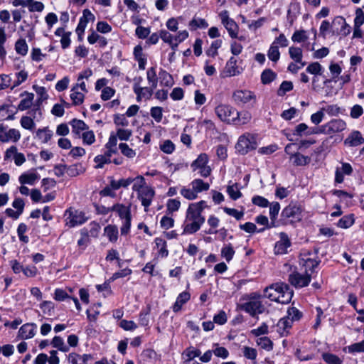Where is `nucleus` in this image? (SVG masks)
I'll list each match as a JSON object with an SVG mask.
<instances>
[{"label": "nucleus", "instance_id": "57", "mask_svg": "<svg viewBox=\"0 0 364 364\" xmlns=\"http://www.w3.org/2000/svg\"><path fill=\"white\" fill-rule=\"evenodd\" d=\"M51 343L54 348H57L63 352H67L69 350V348L65 344L63 339L60 336H55Z\"/></svg>", "mask_w": 364, "mask_h": 364}, {"label": "nucleus", "instance_id": "33", "mask_svg": "<svg viewBox=\"0 0 364 364\" xmlns=\"http://www.w3.org/2000/svg\"><path fill=\"white\" fill-rule=\"evenodd\" d=\"M104 234L109 242H115L118 239V228L114 225H108L104 229Z\"/></svg>", "mask_w": 364, "mask_h": 364}, {"label": "nucleus", "instance_id": "4", "mask_svg": "<svg viewBox=\"0 0 364 364\" xmlns=\"http://www.w3.org/2000/svg\"><path fill=\"white\" fill-rule=\"evenodd\" d=\"M112 210L116 212L119 218L122 220V225L120 228L122 235H127L130 230L132 213L131 205H126L122 203H116L112 205Z\"/></svg>", "mask_w": 364, "mask_h": 364}, {"label": "nucleus", "instance_id": "35", "mask_svg": "<svg viewBox=\"0 0 364 364\" xmlns=\"http://www.w3.org/2000/svg\"><path fill=\"white\" fill-rule=\"evenodd\" d=\"M227 193L230 198L234 200H237L242 197V195L240 191L238 184L237 183H231V181L227 187Z\"/></svg>", "mask_w": 364, "mask_h": 364}, {"label": "nucleus", "instance_id": "53", "mask_svg": "<svg viewBox=\"0 0 364 364\" xmlns=\"http://www.w3.org/2000/svg\"><path fill=\"white\" fill-rule=\"evenodd\" d=\"M323 360L328 364H342L343 361L336 355L324 353L322 354Z\"/></svg>", "mask_w": 364, "mask_h": 364}, {"label": "nucleus", "instance_id": "40", "mask_svg": "<svg viewBox=\"0 0 364 364\" xmlns=\"http://www.w3.org/2000/svg\"><path fill=\"white\" fill-rule=\"evenodd\" d=\"M133 180L132 178L129 177L127 178H122L118 181L112 180L110 182V186L113 190H117L120 188L121 187L127 188L128 187L131 183H132Z\"/></svg>", "mask_w": 364, "mask_h": 364}, {"label": "nucleus", "instance_id": "47", "mask_svg": "<svg viewBox=\"0 0 364 364\" xmlns=\"http://www.w3.org/2000/svg\"><path fill=\"white\" fill-rule=\"evenodd\" d=\"M256 343L260 348L264 350L267 351L272 350L273 343L268 337H259L257 339Z\"/></svg>", "mask_w": 364, "mask_h": 364}, {"label": "nucleus", "instance_id": "18", "mask_svg": "<svg viewBox=\"0 0 364 364\" xmlns=\"http://www.w3.org/2000/svg\"><path fill=\"white\" fill-rule=\"evenodd\" d=\"M364 143V138L359 131L352 132L344 141V144L348 146H357Z\"/></svg>", "mask_w": 364, "mask_h": 364}, {"label": "nucleus", "instance_id": "51", "mask_svg": "<svg viewBox=\"0 0 364 364\" xmlns=\"http://www.w3.org/2000/svg\"><path fill=\"white\" fill-rule=\"evenodd\" d=\"M309 38L307 32L305 30L296 31L291 36L294 42L301 43L305 42Z\"/></svg>", "mask_w": 364, "mask_h": 364}, {"label": "nucleus", "instance_id": "61", "mask_svg": "<svg viewBox=\"0 0 364 364\" xmlns=\"http://www.w3.org/2000/svg\"><path fill=\"white\" fill-rule=\"evenodd\" d=\"M21 125L23 128L28 130H33L35 127L33 119L28 116H23L20 120Z\"/></svg>", "mask_w": 364, "mask_h": 364}, {"label": "nucleus", "instance_id": "10", "mask_svg": "<svg viewBox=\"0 0 364 364\" xmlns=\"http://www.w3.org/2000/svg\"><path fill=\"white\" fill-rule=\"evenodd\" d=\"M346 129V123L341 119H333L321 127V132L331 135L341 132Z\"/></svg>", "mask_w": 364, "mask_h": 364}, {"label": "nucleus", "instance_id": "3", "mask_svg": "<svg viewBox=\"0 0 364 364\" xmlns=\"http://www.w3.org/2000/svg\"><path fill=\"white\" fill-rule=\"evenodd\" d=\"M318 262L313 259L308 258L304 260L303 265L305 267V272L300 273L294 272L289 274V282L296 288H302L309 285L311 282V274L307 271L309 269L311 272L317 267Z\"/></svg>", "mask_w": 364, "mask_h": 364}, {"label": "nucleus", "instance_id": "31", "mask_svg": "<svg viewBox=\"0 0 364 364\" xmlns=\"http://www.w3.org/2000/svg\"><path fill=\"white\" fill-rule=\"evenodd\" d=\"M53 133L48 127L38 129L36 131V137L41 142L46 144L52 138Z\"/></svg>", "mask_w": 364, "mask_h": 364}, {"label": "nucleus", "instance_id": "43", "mask_svg": "<svg viewBox=\"0 0 364 364\" xmlns=\"http://www.w3.org/2000/svg\"><path fill=\"white\" fill-rule=\"evenodd\" d=\"M28 74L24 70H22L16 73V80L11 83V90H14L15 87L19 86L21 83L25 82L28 78Z\"/></svg>", "mask_w": 364, "mask_h": 364}, {"label": "nucleus", "instance_id": "42", "mask_svg": "<svg viewBox=\"0 0 364 364\" xmlns=\"http://www.w3.org/2000/svg\"><path fill=\"white\" fill-rule=\"evenodd\" d=\"M189 27L191 30H196L198 28H205L208 26V22L204 18H193L189 22Z\"/></svg>", "mask_w": 364, "mask_h": 364}, {"label": "nucleus", "instance_id": "56", "mask_svg": "<svg viewBox=\"0 0 364 364\" xmlns=\"http://www.w3.org/2000/svg\"><path fill=\"white\" fill-rule=\"evenodd\" d=\"M235 255V250L231 244L224 246L221 250V255L227 262H230Z\"/></svg>", "mask_w": 364, "mask_h": 364}, {"label": "nucleus", "instance_id": "48", "mask_svg": "<svg viewBox=\"0 0 364 364\" xmlns=\"http://www.w3.org/2000/svg\"><path fill=\"white\" fill-rule=\"evenodd\" d=\"M146 77L151 87L156 88L157 87L158 78L155 68L151 67L149 69H148L146 72Z\"/></svg>", "mask_w": 364, "mask_h": 364}, {"label": "nucleus", "instance_id": "22", "mask_svg": "<svg viewBox=\"0 0 364 364\" xmlns=\"http://www.w3.org/2000/svg\"><path fill=\"white\" fill-rule=\"evenodd\" d=\"M20 97H23L18 105V109L23 111L30 108L33 104L34 95L26 91L22 92Z\"/></svg>", "mask_w": 364, "mask_h": 364}, {"label": "nucleus", "instance_id": "38", "mask_svg": "<svg viewBox=\"0 0 364 364\" xmlns=\"http://www.w3.org/2000/svg\"><path fill=\"white\" fill-rule=\"evenodd\" d=\"M134 184L132 186V190L137 193L141 191L144 190L145 188L149 187L146 185L145 178L142 176H137L135 178H132Z\"/></svg>", "mask_w": 364, "mask_h": 364}, {"label": "nucleus", "instance_id": "41", "mask_svg": "<svg viewBox=\"0 0 364 364\" xmlns=\"http://www.w3.org/2000/svg\"><path fill=\"white\" fill-rule=\"evenodd\" d=\"M15 50L18 55L22 56H24L27 54L28 46L25 39L20 38L16 41L15 43Z\"/></svg>", "mask_w": 364, "mask_h": 364}, {"label": "nucleus", "instance_id": "36", "mask_svg": "<svg viewBox=\"0 0 364 364\" xmlns=\"http://www.w3.org/2000/svg\"><path fill=\"white\" fill-rule=\"evenodd\" d=\"M154 242L158 248L159 255L161 257H166L168 255L166 242L161 237H156Z\"/></svg>", "mask_w": 364, "mask_h": 364}, {"label": "nucleus", "instance_id": "1", "mask_svg": "<svg viewBox=\"0 0 364 364\" xmlns=\"http://www.w3.org/2000/svg\"><path fill=\"white\" fill-rule=\"evenodd\" d=\"M207 207L205 200L193 203L188 205L183 225V234H193L200 229L205 220L202 212Z\"/></svg>", "mask_w": 364, "mask_h": 364}, {"label": "nucleus", "instance_id": "7", "mask_svg": "<svg viewBox=\"0 0 364 364\" xmlns=\"http://www.w3.org/2000/svg\"><path fill=\"white\" fill-rule=\"evenodd\" d=\"M208 155L205 153H202L198 155V158L192 162L191 167L193 171L198 170V173L202 177L206 178L211 173V168L208 165Z\"/></svg>", "mask_w": 364, "mask_h": 364}, {"label": "nucleus", "instance_id": "60", "mask_svg": "<svg viewBox=\"0 0 364 364\" xmlns=\"http://www.w3.org/2000/svg\"><path fill=\"white\" fill-rule=\"evenodd\" d=\"M117 137L115 134H111L108 141L105 144V149H109L111 152H117Z\"/></svg>", "mask_w": 364, "mask_h": 364}, {"label": "nucleus", "instance_id": "44", "mask_svg": "<svg viewBox=\"0 0 364 364\" xmlns=\"http://www.w3.org/2000/svg\"><path fill=\"white\" fill-rule=\"evenodd\" d=\"M280 210V205L278 202H273L271 204H269V216L270 219L272 220V225L271 227H274V220H276L278 213Z\"/></svg>", "mask_w": 364, "mask_h": 364}, {"label": "nucleus", "instance_id": "13", "mask_svg": "<svg viewBox=\"0 0 364 364\" xmlns=\"http://www.w3.org/2000/svg\"><path fill=\"white\" fill-rule=\"evenodd\" d=\"M155 196V191L151 187L145 188L137 193V198L144 208V211L148 212Z\"/></svg>", "mask_w": 364, "mask_h": 364}, {"label": "nucleus", "instance_id": "16", "mask_svg": "<svg viewBox=\"0 0 364 364\" xmlns=\"http://www.w3.org/2000/svg\"><path fill=\"white\" fill-rule=\"evenodd\" d=\"M237 60L235 57H231L226 63L224 73L225 77H232L240 75L242 71V68L237 65Z\"/></svg>", "mask_w": 364, "mask_h": 364}, {"label": "nucleus", "instance_id": "27", "mask_svg": "<svg viewBox=\"0 0 364 364\" xmlns=\"http://www.w3.org/2000/svg\"><path fill=\"white\" fill-rule=\"evenodd\" d=\"M290 160H292V163L295 166H306L311 162V157L304 156L299 152L291 154Z\"/></svg>", "mask_w": 364, "mask_h": 364}, {"label": "nucleus", "instance_id": "14", "mask_svg": "<svg viewBox=\"0 0 364 364\" xmlns=\"http://www.w3.org/2000/svg\"><path fill=\"white\" fill-rule=\"evenodd\" d=\"M301 213L302 208L300 205L296 203H291L282 210V215L286 218L301 220Z\"/></svg>", "mask_w": 364, "mask_h": 364}, {"label": "nucleus", "instance_id": "39", "mask_svg": "<svg viewBox=\"0 0 364 364\" xmlns=\"http://www.w3.org/2000/svg\"><path fill=\"white\" fill-rule=\"evenodd\" d=\"M73 132L76 134H80L82 131L88 129V126L82 121L74 119L70 122Z\"/></svg>", "mask_w": 364, "mask_h": 364}, {"label": "nucleus", "instance_id": "34", "mask_svg": "<svg viewBox=\"0 0 364 364\" xmlns=\"http://www.w3.org/2000/svg\"><path fill=\"white\" fill-rule=\"evenodd\" d=\"M70 97L72 100L73 105L77 106L80 105L84 102L85 94L73 87L70 90Z\"/></svg>", "mask_w": 364, "mask_h": 364}, {"label": "nucleus", "instance_id": "21", "mask_svg": "<svg viewBox=\"0 0 364 364\" xmlns=\"http://www.w3.org/2000/svg\"><path fill=\"white\" fill-rule=\"evenodd\" d=\"M154 88L147 87H134V92L136 95L137 102L141 101L143 98L149 100L153 95V90Z\"/></svg>", "mask_w": 364, "mask_h": 364}, {"label": "nucleus", "instance_id": "5", "mask_svg": "<svg viewBox=\"0 0 364 364\" xmlns=\"http://www.w3.org/2000/svg\"><path fill=\"white\" fill-rule=\"evenodd\" d=\"M257 148L256 136L250 133L241 135L235 145V149L240 154H246Z\"/></svg>", "mask_w": 364, "mask_h": 364}, {"label": "nucleus", "instance_id": "29", "mask_svg": "<svg viewBox=\"0 0 364 364\" xmlns=\"http://www.w3.org/2000/svg\"><path fill=\"white\" fill-rule=\"evenodd\" d=\"M190 186L193 188L195 193L198 195V193L206 191L210 188V184L204 182L202 179L196 178L192 181Z\"/></svg>", "mask_w": 364, "mask_h": 364}, {"label": "nucleus", "instance_id": "28", "mask_svg": "<svg viewBox=\"0 0 364 364\" xmlns=\"http://www.w3.org/2000/svg\"><path fill=\"white\" fill-rule=\"evenodd\" d=\"M191 298V295L188 291H183L181 293L177 299L176 301L173 306V311L174 312H178L181 309L182 306L186 304Z\"/></svg>", "mask_w": 364, "mask_h": 364}, {"label": "nucleus", "instance_id": "11", "mask_svg": "<svg viewBox=\"0 0 364 364\" xmlns=\"http://www.w3.org/2000/svg\"><path fill=\"white\" fill-rule=\"evenodd\" d=\"M21 138V133L16 129H8L3 124H0V141L6 143L9 141L17 142Z\"/></svg>", "mask_w": 364, "mask_h": 364}, {"label": "nucleus", "instance_id": "24", "mask_svg": "<svg viewBox=\"0 0 364 364\" xmlns=\"http://www.w3.org/2000/svg\"><path fill=\"white\" fill-rule=\"evenodd\" d=\"M252 119L251 114L247 111L238 112L236 109V114L234 116L233 124L243 125L247 124Z\"/></svg>", "mask_w": 364, "mask_h": 364}, {"label": "nucleus", "instance_id": "46", "mask_svg": "<svg viewBox=\"0 0 364 364\" xmlns=\"http://www.w3.org/2000/svg\"><path fill=\"white\" fill-rule=\"evenodd\" d=\"M277 74L271 69L264 70L261 75V81L263 84H269L275 80Z\"/></svg>", "mask_w": 364, "mask_h": 364}, {"label": "nucleus", "instance_id": "20", "mask_svg": "<svg viewBox=\"0 0 364 364\" xmlns=\"http://www.w3.org/2000/svg\"><path fill=\"white\" fill-rule=\"evenodd\" d=\"M117 152H111L109 149H106V151L103 154L97 155L95 157L94 161L97 164L96 168H102L106 164L112 162L111 157Z\"/></svg>", "mask_w": 364, "mask_h": 364}, {"label": "nucleus", "instance_id": "50", "mask_svg": "<svg viewBox=\"0 0 364 364\" xmlns=\"http://www.w3.org/2000/svg\"><path fill=\"white\" fill-rule=\"evenodd\" d=\"M181 195L187 200H193L198 198L197 194L195 193L193 188H188L186 186L181 187L180 190Z\"/></svg>", "mask_w": 364, "mask_h": 364}, {"label": "nucleus", "instance_id": "55", "mask_svg": "<svg viewBox=\"0 0 364 364\" xmlns=\"http://www.w3.org/2000/svg\"><path fill=\"white\" fill-rule=\"evenodd\" d=\"M267 56L273 62L278 61L280 58L278 46L272 44L267 52Z\"/></svg>", "mask_w": 364, "mask_h": 364}, {"label": "nucleus", "instance_id": "63", "mask_svg": "<svg viewBox=\"0 0 364 364\" xmlns=\"http://www.w3.org/2000/svg\"><path fill=\"white\" fill-rule=\"evenodd\" d=\"M181 207V202L178 199H169L166 203L167 211L170 213L176 212Z\"/></svg>", "mask_w": 364, "mask_h": 364}, {"label": "nucleus", "instance_id": "49", "mask_svg": "<svg viewBox=\"0 0 364 364\" xmlns=\"http://www.w3.org/2000/svg\"><path fill=\"white\" fill-rule=\"evenodd\" d=\"M302 316V313L295 307H290L288 309L287 315L286 318L290 320L292 323L299 321Z\"/></svg>", "mask_w": 364, "mask_h": 364}, {"label": "nucleus", "instance_id": "9", "mask_svg": "<svg viewBox=\"0 0 364 364\" xmlns=\"http://www.w3.org/2000/svg\"><path fill=\"white\" fill-rule=\"evenodd\" d=\"M66 225L70 228L81 225L86 222L87 218L82 211L70 208L65 213Z\"/></svg>", "mask_w": 364, "mask_h": 364}, {"label": "nucleus", "instance_id": "32", "mask_svg": "<svg viewBox=\"0 0 364 364\" xmlns=\"http://www.w3.org/2000/svg\"><path fill=\"white\" fill-rule=\"evenodd\" d=\"M289 54L290 58L296 63L301 64V66H304L306 65V63L302 61V50L300 48L294 46L290 47L289 48Z\"/></svg>", "mask_w": 364, "mask_h": 364}, {"label": "nucleus", "instance_id": "2", "mask_svg": "<svg viewBox=\"0 0 364 364\" xmlns=\"http://www.w3.org/2000/svg\"><path fill=\"white\" fill-rule=\"evenodd\" d=\"M263 296L272 301L288 304L293 296V291L287 284L275 283L264 289Z\"/></svg>", "mask_w": 364, "mask_h": 364}, {"label": "nucleus", "instance_id": "59", "mask_svg": "<svg viewBox=\"0 0 364 364\" xmlns=\"http://www.w3.org/2000/svg\"><path fill=\"white\" fill-rule=\"evenodd\" d=\"M222 46L221 40H215L214 41L210 47L209 49L206 50V54L208 56L214 58L218 55V49L220 48Z\"/></svg>", "mask_w": 364, "mask_h": 364}, {"label": "nucleus", "instance_id": "64", "mask_svg": "<svg viewBox=\"0 0 364 364\" xmlns=\"http://www.w3.org/2000/svg\"><path fill=\"white\" fill-rule=\"evenodd\" d=\"M348 349L350 353H364V340L348 346Z\"/></svg>", "mask_w": 364, "mask_h": 364}, {"label": "nucleus", "instance_id": "19", "mask_svg": "<svg viewBox=\"0 0 364 364\" xmlns=\"http://www.w3.org/2000/svg\"><path fill=\"white\" fill-rule=\"evenodd\" d=\"M36 325L34 323H26L18 331V336L22 339L31 338L35 336Z\"/></svg>", "mask_w": 364, "mask_h": 364}, {"label": "nucleus", "instance_id": "12", "mask_svg": "<svg viewBox=\"0 0 364 364\" xmlns=\"http://www.w3.org/2000/svg\"><path fill=\"white\" fill-rule=\"evenodd\" d=\"M232 100L236 105H243L250 102L252 100L255 102L256 96L250 90H237L233 92Z\"/></svg>", "mask_w": 364, "mask_h": 364}, {"label": "nucleus", "instance_id": "15", "mask_svg": "<svg viewBox=\"0 0 364 364\" xmlns=\"http://www.w3.org/2000/svg\"><path fill=\"white\" fill-rule=\"evenodd\" d=\"M241 308L252 316L262 314L264 311V306L261 301H249L243 304Z\"/></svg>", "mask_w": 364, "mask_h": 364}, {"label": "nucleus", "instance_id": "8", "mask_svg": "<svg viewBox=\"0 0 364 364\" xmlns=\"http://www.w3.org/2000/svg\"><path fill=\"white\" fill-rule=\"evenodd\" d=\"M219 17L222 24L228 31L229 36L232 38H237L239 26L232 18H230L228 11L227 10L220 11Z\"/></svg>", "mask_w": 364, "mask_h": 364}, {"label": "nucleus", "instance_id": "37", "mask_svg": "<svg viewBox=\"0 0 364 364\" xmlns=\"http://www.w3.org/2000/svg\"><path fill=\"white\" fill-rule=\"evenodd\" d=\"M159 75L161 85L170 87L173 85V77L168 72L161 70Z\"/></svg>", "mask_w": 364, "mask_h": 364}, {"label": "nucleus", "instance_id": "17", "mask_svg": "<svg viewBox=\"0 0 364 364\" xmlns=\"http://www.w3.org/2000/svg\"><path fill=\"white\" fill-rule=\"evenodd\" d=\"M280 240L277 241L274 246V253L277 255H283L287 252V249L291 245V242L284 232H280Z\"/></svg>", "mask_w": 364, "mask_h": 364}, {"label": "nucleus", "instance_id": "6", "mask_svg": "<svg viewBox=\"0 0 364 364\" xmlns=\"http://www.w3.org/2000/svg\"><path fill=\"white\" fill-rule=\"evenodd\" d=\"M215 114L221 122L232 124L236 109L229 105L220 103L215 107Z\"/></svg>", "mask_w": 364, "mask_h": 364}, {"label": "nucleus", "instance_id": "54", "mask_svg": "<svg viewBox=\"0 0 364 364\" xmlns=\"http://www.w3.org/2000/svg\"><path fill=\"white\" fill-rule=\"evenodd\" d=\"M354 223V219L352 215H345L341 218L338 223V227L341 228H350Z\"/></svg>", "mask_w": 364, "mask_h": 364}, {"label": "nucleus", "instance_id": "30", "mask_svg": "<svg viewBox=\"0 0 364 364\" xmlns=\"http://www.w3.org/2000/svg\"><path fill=\"white\" fill-rule=\"evenodd\" d=\"M39 179V175L37 173H26L21 174L19 178V182L22 184L33 185Z\"/></svg>", "mask_w": 364, "mask_h": 364}, {"label": "nucleus", "instance_id": "58", "mask_svg": "<svg viewBox=\"0 0 364 364\" xmlns=\"http://www.w3.org/2000/svg\"><path fill=\"white\" fill-rule=\"evenodd\" d=\"M242 352L247 359L251 360H255L257 356V350L249 347V346H243L242 348Z\"/></svg>", "mask_w": 364, "mask_h": 364}, {"label": "nucleus", "instance_id": "45", "mask_svg": "<svg viewBox=\"0 0 364 364\" xmlns=\"http://www.w3.org/2000/svg\"><path fill=\"white\" fill-rule=\"evenodd\" d=\"M119 149H120L121 153L129 159H133L136 155V151L130 148L126 143H120L119 144Z\"/></svg>", "mask_w": 364, "mask_h": 364}, {"label": "nucleus", "instance_id": "23", "mask_svg": "<svg viewBox=\"0 0 364 364\" xmlns=\"http://www.w3.org/2000/svg\"><path fill=\"white\" fill-rule=\"evenodd\" d=\"M293 323L285 317L281 318L277 324V331L281 336H287Z\"/></svg>", "mask_w": 364, "mask_h": 364}, {"label": "nucleus", "instance_id": "52", "mask_svg": "<svg viewBox=\"0 0 364 364\" xmlns=\"http://www.w3.org/2000/svg\"><path fill=\"white\" fill-rule=\"evenodd\" d=\"M323 68L321 65L318 62H314L310 63L306 70L307 73L314 75H320L322 73Z\"/></svg>", "mask_w": 364, "mask_h": 364}, {"label": "nucleus", "instance_id": "26", "mask_svg": "<svg viewBox=\"0 0 364 364\" xmlns=\"http://www.w3.org/2000/svg\"><path fill=\"white\" fill-rule=\"evenodd\" d=\"M188 32L186 30L180 31L176 35L172 36V43H171L170 46L173 50H176L178 48V45L184 41L188 37Z\"/></svg>", "mask_w": 364, "mask_h": 364}, {"label": "nucleus", "instance_id": "25", "mask_svg": "<svg viewBox=\"0 0 364 364\" xmlns=\"http://www.w3.org/2000/svg\"><path fill=\"white\" fill-rule=\"evenodd\" d=\"M92 358L90 354L79 355L75 353H71L68 355V361L70 364H87V361Z\"/></svg>", "mask_w": 364, "mask_h": 364}, {"label": "nucleus", "instance_id": "62", "mask_svg": "<svg viewBox=\"0 0 364 364\" xmlns=\"http://www.w3.org/2000/svg\"><path fill=\"white\" fill-rule=\"evenodd\" d=\"M293 89V84L291 81H283L277 90L279 96H284L287 92Z\"/></svg>", "mask_w": 364, "mask_h": 364}]
</instances>
